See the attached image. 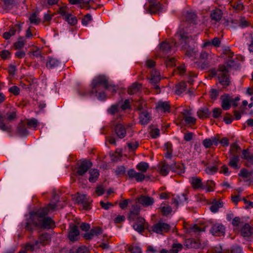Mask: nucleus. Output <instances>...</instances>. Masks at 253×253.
I'll use <instances>...</instances> for the list:
<instances>
[{
  "label": "nucleus",
  "instance_id": "1",
  "mask_svg": "<svg viewBox=\"0 0 253 253\" xmlns=\"http://www.w3.org/2000/svg\"><path fill=\"white\" fill-rule=\"evenodd\" d=\"M57 206L56 203H51L45 207L31 212L27 219L25 228L28 230L32 231L33 227H37L38 229L51 228L54 226V222L46 215L54 211Z\"/></svg>",
  "mask_w": 253,
  "mask_h": 253
},
{
  "label": "nucleus",
  "instance_id": "2",
  "mask_svg": "<svg viewBox=\"0 0 253 253\" xmlns=\"http://www.w3.org/2000/svg\"><path fill=\"white\" fill-rule=\"evenodd\" d=\"M183 15L187 22H185L182 25H183V27L180 28L176 33V37L179 39L181 44H183V42L185 43V44H183V46L185 47L187 42H191L197 35V34H193V33L194 25L193 22L195 21L196 15L193 11L187 10L184 12Z\"/></svg>",
  "mask_w": 253,
  "mask_h": 253
},
{
  "label": "nucleus",
  "instance_id": "3",
  "mask_svg": "<svg viewBox=\"0 0 253 253\" xmlns=\"http://www.w3.org/2000/svg\"><path fill=\"white\" fill-rule=\"evenodd\" d=\"M108 90L111 93H115L118 88L117 86L108 83L107 77L104 75H99L94 78L91 83V90L90 93L94 94L100 100L106 98V94L104 91H100L101 87Z\"/></svg>",
  "mask_w": 253,
  "mask_h": 253
},
{
  "label": "nucleus",
  "instance_id": "4",
  "mask_svg": "<svg viewBox=\"0 0 253 253\" xmlns=\"http://www.w3.org/2000/svg\"><path fill=\"white\" fill-rule=\"evenodd\" d=\"M176 34L175 35V39L172 40L171 42V44L169 42H163L160 44V48L161 50H162L164 52L166 53H168L170 52L171 51V49L173 46H181V48L186 51V54L187 56L190 57H195L196 55V50L194 49H192L191 50H189L188 48L189 47V43L190 42H187L186 46L185 47L183 46V44H185L184 42H183V44H181V41L178 38L176 37Z\"/></svg>",
  "mask_w": 253,
  "mask_h": 253
},
{
  "label": "nucleus",
  "instance_id": "5",
  "mask_svg": "<svg viewBox=\"0 0 253 253\" xmlns=\"http://www.w3.org/2000/svg\"><path fill=\"white\" fill-rule=\"evenodd\" d=\"M50 241V235L47 233L41 234L34 243H27L25 246L27 251H35L40 249L41 246H44L48 244Z\"/></svg>",
  "mask_w": 253,
  "mask_h": 253
},
{
  "label": "nucleus",
  "instance_id": "6",
  "mask_svg": "<svg viewBox=\"0 0 253 253\" xmlns=\"http://www.w3.org/2000/svg\"><path fill=\"white\" fill-rule=\"evenodd\" d=\"M228 72V68L224 65H221L219 66L215 74L217 76L219 83L224 87L228 86L230 84Z\"/></svg>",
  "mask_w": 253,
  "mask_h": 253
},
{
  "label": "nucleus",
  "instance_id": "7",
  "mask_svg": "<svg viewBox=\"0 0 253 253\" xmlns=\"http://www.w3.org/2000/svg\"><path fill=\"white\" fill-rule=\"evenodd\" d=\"M221 100V107L224 110H229L231 105L234 107H236L238 105L237 102L240 100V98L237 96L233 98L232 96L228 94L222 95L220 97Z\"/></svg>",
  "mask_w": 253,
  "mask_h": 253
},
{
  "label": "nucleus",
  "instance_id": "8",
  "mask_svg": "<svg viewBox=\"0 0 253 253\" xmlns=\"http://www.w3.org/2000/svg\"><path fill=\"white\" fill-rule=\"evenodd\" d=\"M185 245L188 248L204 249L207 245V241L201 242L197 239H188L186 240Z\"/></svg>",
  "mask_w": 253,
  "mask_h": 253
},
{
  "label": "nucleus",
  "instance_id": "9",
  "mask_svg": "<svg viewBox=\"0 0 253 253\" xmlns=\"http://www.w3.org/2000/svg\"><path fill=\"white\" fill-rule=\"evenodd\" d=\"M170 227L169 224L160 221L153 226L152 231L157 234H163L168 232Z\"/></svg>",
  "mask_w": 253,
  "mask_h": 253
},
{
  "label": "nucleus",
  "instance_id": "10",
  "mask_svg": "<svg viewBox=\"0 0 253 253\" xmlns=\"http://www.w3.org/2000/svg\"><path fill=\"white\" fill-rule=\"evenodd\" d=\"M160 74L159 72L155 69H153L151 71V77L150 79V83L152 84V87L157 90V93L159 91V87L157 85V83L160 81Z\"/></svg>",
  "mask_w": 253,
  "mask_h": 253
},
{
  "label": "nucleus",
  "instance_id": "11",
  "mask_svg": "<svg viewBox=\"0 0 253 253\" xmlns=\"http://www.w3.org/2000/svg\"><path fill=\"white\" fill-rule=\"evenodd\" d=\"M210 232L214 236H222L225 233V227L221 223H215L212 225L210 229Z\"/></svg>",
  "mask_w": 253,
  "mask_h": 253
},
{
  "label": "nucleus",
  "instance_id": "12",
  "mask_svg": "<svg viewBox=\"0 0 253 253\" xmlns=\"http://www.w3.org/2000/svg\"><path fill=\"white\" fill-rule=\"evenodd\" d=\"M80 232L78 226L75 225H70L68 232V238L71 241H75L79 238Z\"/></svg>",
  "mask_w": 253,
  "mask_h": 253
},
{
  "label": "nucleus",
  "instance_id": "13",
  "mask_svg": "<svg viewBox=\"0 0 253 253\" xmlns=\"http://www.w3.org/2000/svg\"><path fill=\"white\" fill-rule=\"evenodd\" d=\"M138 202L139 204L144 207L151 206L154 203V198L145 195H141L137 198Z\"/></svg>",
  "mask_w": 253,
  "mask_h": 253
},
{
  "label": "nucleus",
  "instance_id": "14",
  "mask_svg": "<svg viewBox=\"0 0 253 253\" xmlns=\"http://www.w3.org/2000/svg\"><path fill=\"white\" fill-rule=\"evenodd\" d=\"M92 166V163L87 160L82 161L79 166L77 173L80 175H83Z\"/></svg>",
  "mask_w": 253,
  "mask_h": 253
},
{
  "label": "nucleus",
  "instance_id": "15",
  "mask_svg": "<svg viewBox=\"0 0 253 253\" xmlns=\"http://www.w3.org/2000/svg\"><path fill=\"white\" fill-rule=\"evenodd\" d=\"M182 113L187 124H194L196 122V119L192 117L193 113L191 110L184 109Z\"/></svg>",
  "mask_w": 253,
  "mask_h": 253
},
{
  "label": "nucleus",
  "instance_id": "16",
  "mask_svg": "<svg viewBox=\"0 0 253 253\" xmlns=\"http://www.w3.org/2000/svg\"><path fill=\"white\" fill-rule=\"evenodd\" d=\"M189 181L195 189H204L205 187L203 186L202 182V179L200 177H192L190 178Z\"/></svg>",
  "mask_w": 253,
  "mask_h": 253
},
{
  "label": "nucleus",
  "instance_id": "17",
  "mask_svg": "<svg viewBox=\"0 0 253 253\" xmlns=\"http://www.w3.org/2000/svg\"><path fill=\"white\" fill-rule=\"evenodd\" d=\"M156 108L159 112H169L170 105L169 102L159 101L157 102Z\"/></svg>",
  "mask_w": 253,
  "mask_h": 253
},
{
  "label": "nucleus",
  "instance_id": "18",
  "mask_svg": "<svg viewBox=\"0 0 253 253\" xmlns=\"http://www.w3.org/2000/svg\"><path fill=\"white\" fill-rule=\"evenodd\" d=\"M242 236L244 237H248L253 235V228L248 223L245 224L241 229Z\"/></svg>",
  "mask_w": 253,
  "mask_h": 253
},
{
  "label": "nucleus",
  "instance_id": "19",
  "mask_svg": "<svg viewBox=\"0 0 253 253\" xmlns=\"http://www.w3.org/2000/svg\"><path fill=\"white\" fill-rule=\"evenodd\" d=\"M115 132L117 136L120 139H122L126 136V128L121 124H118L115 126Z\"/></svg>",
  "mask_w": 253,
  "mask_h": 253
},
{
  "label": "nucleus",
  "instance_id": "20",
  "mask_svg": "<svg viewBox=\"0 0 253 253\" xmlns=\"http://www.w3.org/2000/svg\"><path fill=\"white\" fill-rule=\"evenodd\" d=\"M102 233V230L100 227H95L91 229L89 233H85L84 237L86 239H91L94 236H97Z\"/></svg>",
  "mask_w": 253,
  "mask_h": 253
},
{
  "label": "nucleus",
  "instance_id": "21",
  "mask_svg": "<svg viewBox=\"0 0 253 253\" xmlns=\"http://www.w3.org/2000/svg\"><path fill=\"white\" fill-rule=\"evenodd\" d=\"M140 123L142 125H146L149 123L151 119L150 114L147 111L141 113L139 116Z\"/></svg>",
  "mask_w": 253,
  "mask_h": 253
},
{
  "label": "nucleus",
  "instance_id": "22",
  "mask_svg": "<svg viewBox=\"0 0 253 253\" xmlns=\"http://www.w3.org/2000/svg\"><path fill=\"white\" fill-rule=\"evenodd\" d=\"M173 203L176 206L183 205L184 203H187V198L184 194H181L180 195H177L173 198Z\"/></svg>",
  "mask_w": 253,
  "mask_h": 253
},
{
  "label": "nucleus",
  "instance_id": "23",
  "mask_svg": "<svg viewBox=\"0 0 253 253\" xmlns=\"http://www.w3.org/2000/svg\"><path fill=\"white\" fill-rule=\"evenodd\" d=\"M240 159L238 155H233L229 158V166L235 169H239L240 166L238 165Z\"/></svg>",
  "mask_w": 253,
  "mask_h": 253
},
{
  "label": "nucleus",
  "instance_id": "24",
  "mask_svg": "<svg viewBox=\"0 0 253 253\" xmlns=\"http://www.w3.org/2000/svg\"><path fill=\"white\" fill-rule=\"evenodd\" d=\"M16 117V112L13 111L6 113L5 116L2 115V120L5 125H9V123L15 119Z\"/></svg>",
  "mask_w": 253,
  "mask_h": 253
},
{
  "label": "nucleus",
  "instance_id": "25",
  "mask_svg": "<svg viewBox=\"0 0 253 253\" xmlns=\"http://www.w3.org/2000/svg\"><path fill=\"white\" fill-rule=\"evenodd\" d=\"M211 17L212 20L216 22L220 21L222 17V11L219 9H215L211 13Z\"/></svg>",
  "mask_w": 253,
  "mask_h": 253
},
{
  "label": "nucleus",
  "instance_id": "26",
  "mask_svg": "<svg viewBox=\"0 0 253 253\" xmlns=\"http://www.w3.org/2000/svg\"><path fill=\"white\" fill-rule=\"evenodd\" d=\"M60 61L55 58L49 57L47 62H46V67L49 69H53L60 64Z\"/></svg>",
  "mask_w": 253,
  "mask_h": 253
},
{
  "label": "nucleus",
  "instance_id": "27",
  "mask_svg": "<svg viewBox=\"0 0 253 253\" xmlns=\"http://www.w3.org/2000/svg\"><path fill=\"white\" fill-rule=\"evenodd\" d=\"M88 173L89 174L88 179L90 182H95L99 175L98 170L95 169H89Z\"/></svg>",
  "mask_w": 253,
  "mask_h": 253
},
{
  "label": "nucleus",
  "instance_id": "28",
  "mask_svg": "<svg viewBox=\"0 0 253 253\" xmlns=\"http://www.w3.org/2000/svg\"><path fill=\"white\" fill-rule=\"evenodd\" d=\"M78 199L79 202L82 203L84 209H85V210L89 209V205L91 201L88 200L86 195L83 194L81 196H79L78 197Z\"/></svg>",
  "mask_w": 253,
  "mask_h": 253
},
{
  "label": "nucleus",
  "instance_id": "29",
  "mask_svg": "<svg viewBox=\"0 0 253 253\" xmlns=\"http://www.w3.org/2000/svg\"><path fill=\"white\" fill-rule=\"evenodd\" d=\"M141 88V84L138 83L133 84L128 89L129 94H134L138 92Z\"/></svg>",
  "mask_w": 253,
  "mask_h": 253
},
{
  "label": "nucleus",
  "instance_id": "30",
  "mask_svg": "<svg viewBox=\"0 0 253 253\" xmlns=\"http://www.w3.org/2000/svg\"><path fill=\"white\" fill-rule=\"evenodd\" d=\"M209 115L210 111L207 107L201 108L197 111V115L200 119L206 118Z\"/></svg>",
  "mask_w": 253,
  "mask_h": 253
},
{
  "label": "nucleus",
  "instance_id": "31",
  "mask_svg": "<svg viewBox=\"0 0 253 253\" xmlns=\"http://www.w3.org/2000/svg\"><path fill=\"white\" fill-rule=\"evenodd\" d=\"M239 176L244 178H250L253 175V170H248L245 169H241Z\"/></svg>",
  "mask_w": 253,
  "mask_h": 253
},
{
  "label": "nucleus",
  "instance_id": "32",
  "mask_svg": "<svg viewBox=\"0 0 253 253\" xmlns=\"http://www.w3.org/2000/svg\"><path fill=\"white\" fill-rule=\"evenodd\" d=\"M171 169L168 164L162 163L160 166V172L164 176L167 175Z\"/></svg>",
  "mask_w": 253,
  "mask_h": 253
},
{
  "label": "nucleus",
  "instance_id": "33",
  "mask_svg": "<svg viewBox=\"0 0 253 253\" xmlns=\"http://www.w3.org/2000/svg\"><path fill=\"white\" fill-rule=\"evenodd\" d=\"M67 23L70 25L73 26L77 24V19L76 16L72 15L71 13H69L68 15H66L64 19Z\"/></svg>",
  "mask_w": 253,
  "mask_h": 253
},
{
  "label": "nucleus",
  "instance_id": "34",
  "mask_svg": "<svg viewBox=\"0 0 253 253\" xmlns=\"http://www.w3.org/2000/svg\"><path fill=\"white\" fill-rule=\"evenodd\" d=\"M160 209L163 214L165 215L169 214L172 211L171 207L166 203H162Z\"/></svg>",
  "mask_w": 253,
  "mask_h": 253
},
{
  "label": "nucleus",
  "instance_id": "35",
  "mask_svg": "<svg viewBox=\"0 0 253 253\" xmlns=\"http://www.w3.org/2000/svg\"><path fill=\"white\" fill-rule=\"evenodd\" d=\"M27 41L26 39L23 37H20L18 39L17 42H15L14 46L15 49H21L26 43Z\"/></svg>",
  "mask_w": 253,
  "mask_h": 253
},
{
  "label": "nucleus",
  "instance_id": "36",
  "mask_svg": "<svg viewBox=\"0 0 253 253\" xmlns=\"http://www.w3.org/2000/svg\"><path fill=\"white\" fill-rule=\"evenodd\" d=\"M149 167V164L145 162H141L139 163L136 166V169L141 171L142 172H146Z\"/></svg>",
  "mask_w": 253,
  "mask_h": 253
},
{
  "label": "nucleus",
  "instance_id": "37",
  "mask_svg": "<svg viewBox=\"0 0 253 253\" xmlns=\"http://www.w3.org/2000/svg\"><path fill=\"white\" fill-rule=\"evenodd\" d=\"M140 209L139 206L137 205L133 206L132 210L130 211L128 218L134 220L133 215H138L140 212Z\"/></svg>",
  "mask_w": 253,
  "mask_h": 253
},
{
  "label": "nucleus",
  "instance_id": "38",
  "mask_svg": "<svg viewBox=\"0 0 253 253\" xmlns=\"http://www.w3.org/2000/svg\"><path fill=\"white\" fill-rule=\"evenodd\" d=\"M175 93L177 94H180L183 93L186 88V84L185 82H181L175 86Z\"/></svg>",
  "mask_w": 253,
  "mask_h": 253
},
{
  "label": "nucleus",
  "instance_id": "39",
  "mask_svg": "<svg viewBox=\"0 0 253 253\" xmlns=\"http://www.w3.org/2000/svg\"><path fill=\"white\" fill-rule=\"evenodd\" d=\"M223 203L220 201H216L212 204L210 207V210L212 212H217L219 209L222 207Z\"/></svg>",
  "mask_w": 253,
  "mask_h": 253
},
{
  "label": "nucleus",
  "instance_id": "40",
  "mask_svg": "<svg viewBox=\"0 0 253 253\" xmlns=\"http://www.w3.org/2000/svg\"><path fill=\"white\" fill-rule=\"evenodd\" d=\"M0 128L4 131H10L11 129L10 125H5L2 120V115L0 114Z\"/></svg>",
  "mask_w": 253,
  "mask_h": 253
},
{
  "label": "nucleus",
  "instance_id": "41",
  "mask_svg": "<svg viewBox=\"0 0 253 253\" xmlns=\"http://www.w3.org/2000/svg\"><path fill=\"white\" fill-rule=\"evenodd\" d=\"M3 2V8L6 9H10L13 8L15 3V0H2Z\"/></svg>",
  "mask_w": 253,
  "mask_h": 253
},
{
  "label": "nucleus",
  "instance_id": "42",
  "mask_svg": "<svg viewBox=\"0 0 253 253\" xmlns=\"http://www.w3.org/2000/svg\"><path fill=\"white\" fill-rule=\"evenodd\" d=\"M119 110V105L118 104L112 105L107 110V112L111 115H114L118 113Z\"/></svg>",
  "mask_w": 253,
  "mask_h": 253
},
{
  "label": "nucleus",
  "instance_id": "43",
  "mask_svg": "<svg viewBox=\"0 0 253 253\" xmlns=\"http://www.w3.org/2000/svg\"><path fill=\"white\" fill-rule=\"evenodd\" d=\"M182 249V245L181 244H173L171 249L170 250V253H178Z\"/></svg>",
  "mask_w": 253,
  "mask_h": 253
},
{
  "label": "nucleus",
  "instance_id": "44",
  "mask_svg": "<svg viewBox=\"0 0 253 253\" xmlns=\"http://www.w3.org/2000/svg\"><path fill=\"white\" fill-rule=\"evenodd\" d=\"M126 168L124 166H118L115 170L116 174L118 176H121L126 173Z\"/></svg>",
  "mask_w": 253,
  "mask_h": 253
},
{
  "label": "nucleus",
  "instance_id": "45",
  "mask_svg": "<svg viewBox=\"0 0 253 253\" xmlns=\"http://www.w3.org/2000/svg\"><path fill=\"white\" fill-rule=\"evenodd\" d=\"M217 167L216 166H211L207 167L205 169V172L209 175H213L217 171Z\"/></svg>",
  "mask_w": 253,
  "mask_h": 253
},
{
  "label": "nucleus",
  "instance_id": "46",
  "mask_svg": "<svg viewBox=\"0 0 253 253\" xmlns=\"http://www.w3.org/2000/svg\"><path fill=\"white\" fill-rule=\"evenodd\" d=\"M15 33H16V30L13 28H11L9 30V31L6 32L3 34V37L5 40H8V39H10V38L11 36L14 35L15 34Z\"/></svg>",
  "mask_w": 253,
  "mask_h": 253
},
{
  "label": "nucleus",
  "instance_id": "47",
  "mask_svg": "<svg viewBox=\"0 0 253 253\" xmlns=\"http://www.w3.org/2000/svg\"><path fill=\"white\" fill-rule=\"evenodd\" d=\"M172 171L177 173L179 174H181L184 172L183 169V166L180 165H176L175 164V167L172 169Z\"/></svg>",
  "mask_w": 253,
  "mask_h": 253
},
{
  "label": "nucleus",
  "instance_id": "48",
  "mask_svg": "<svg viewBox=\"0 0 253 253\" xmlns=\"http://www.w3.org/2000/svg\"><path fill=\"white\" fill-rule=\"evenodd\" d=\"M27 125L30 127H33L36 128L39 125V122L37 119L32 118L27 120Z\"/></svg>",
  "mask_w": 253,
  "mask_h": 253
},
{
  "label": "nucleus",
  "instance_id": "49",
  "mask_svg": "<svg viewBox=\"0 0 253 253\" xmlns=\"http://www.w3.org/2000/svg\"><path fill=\"white\" fill-rule=\"evenodd\" d=\"M240 148L239 146V145L236 143H234L233 144H232L231 146H230V152L231 153V154L233 155H235V154L236 153H237L239 150H240Z\"/></svg>",
  "mask_w": 253,
  "mask_h": 253
},
{
  "label": "nucleus",
  "instance_id": "50",
  "mask_svg": "<svg viewBox=\"0 0 253 253\" xmlns=\"http://www.w3.org/2000/svg\"><path fill=\"white\" fill-rule=\"evenodd\" d=\"M92 17L90 14H87L85 15L82 20V24L84 26H87L91 21Z\"/></svg>",
  "mask_w": 253,
  "mask_h": 253
},
{
  "label": "nucleus",
  "instance_id": "51",
  "mask_svg": "<svg viewBox=\"0 0 253 253\" xmlns=\"http://www.w3.org/2000/svg\"><path fill=\"white\" fill-rule=\"evenodd\" d=\"M8 91L14 95H17L20 93V88L16 85H13L9 87Z\"/></svg>",
  "mask_w": 253,
  "mask_h": 253
},
{
  "label": "nucleus",
  "instance_id": "52",
  "mask_svg": "<svg viewBox=\"0 0 253 253\" xmlns=\"http://www.w3.org/2000/svg\"><path fill=\"white\" fill-rule=\"evenodd\" d=\"M29 55L30 56H34L37 58H40L41 59H42V56L41 54V51L39 48H37L35 50L33 51L32 52H30Z\"/></svg>",
  "mask_w": 253,
  "mask_h": 253
},
{
  "label": "nucleus",
  "instance_id": "53",
  "mask_svg": "<svg viewBox=\"0 0 253 253\" xmlns=\"http://www.w3.org/2000/svg\"><path fill=\"white\" fill-rule=\"evenodd\" d=\"M127 145L130 151H133L137 148L138 143L137 141L128 142Z\"/></svg>",
  "mask_w": 253,
  "mask_h": 253
},
{
  "label": "nucleus",
  "instance_id": "54",
  "mask_svg": "<svg viewBox=\"0 0 253 253\" xmlns=\"http://www.w3.org/2000/svg\"><path fill=\"white\" fill-rule=\"evenodd\" d=\"M165 63L167 67L174 66L175 65V59L173 58L169 57L166 60Z\"/></svg>",
  "mask_w": 253,
  "mask_h": 253
},
{
  "label": "nucleus",
  "instance_id": "55",
  "mask_svg": "<svg viewBox=\"0 0 253 253\" xmlns=\"http://www.w3.org/2000/svg\"><path fill=\"white\" fill-rule=\"evenodd\" d=\"M192 231L193 232L197 233V232H200L202 231H205V227H200L198 225H194L192 226L191 228Z\"/></svg>",
  "mask_w": 253,
  "mask_h": 253
},
{
  "label": "nucleus",
  "instance_id": "56",
  "mask_svg": "<svg viewBox=\"0 0 253 253\" xmlns=\"http://www.w3.org/2000/svg\"><path fill=\"white\" fill-rule=\"evenodd\" d=\"M133 228L135 230L138 232H141L144 230V226L139 224L138 223L135 222L133 225Z\"/></svg>",
  "mask_w": 253,
  "mask_h": 253
},
{
  "label": "nucleus",
  "instance_id": "57",
  "mask_svg": "<svg viewBox=\"0 0 253 253\" xmlns=\"http://www.w3.org/2000/svg\"><path fill=\"white\" fill-rule=\"evenodd\" d=\"M30 21L31 23L37 24L40 22V20L37 17L35 13L33 14L29 18Z\"/></svg>",
  "mask_w": 253,
  "mask_h": 253
},
{
  "label": "nucleus",
  "instance_id": "58",
  "mask_svg": "<svg viewBox=\"0 0 253 253\" xmlns=\"http://www.w3.org/2000/svg\"><path fill=\"white\" fill-rule=\"evenodd\" d=\"M221 110L220 108H215L213 110V114L212 116L214 118H218L221 113Z\"/></svg>",
  "mask_w": 253,
  "mask_h": 253
},
{
  "label": "nucleus",
  "instance_id": "59",
  "mask_svg": "<svg viewBox=\"0 0 253 253\" xmlns=\"http://www.w3.org/2000/svg\"><path fill=\"white\" fill-rule=\"evenodd\" d=\"M160 135V131L158 128H153L151 131V136L153 138H156Z\"/></svg>",
  "mask_w": 253,
  "mask_h": 253
},
{
  "label": "nucleus",
  "instance_id": "60",
  "mask_svg": "<svg viewBox=\"0 0 253 253\" xmlns=\"http://www.w3.org/2000/svg\"><path fill=\"white\" fill-rule=\"evenodd\" d=\"M203 144L206 148H209L212 145L211 138H206L203 141Z\"/></svg>",
  "mask_w": 253,
  "mask_h": 253
},
{
  "label": "nucleus",
  "instance_id": "61",
  "mask_svg": "<svg viewBox=\"0 0 253 253\" xmlns=\"http://www.w3.org/2000/svg\"><path fill=\"white\" fill-rule=\"evenodd\" d=\"M218 95V91L216 89H211L210 91V96L212 99H216Z\"/></svg>",
  "mask_w": 253,
  "mask_h": 253
},
{
  "label": "nucleus",
  "instance_id": "62",
  "mask_svg": "<svg viewBox=\"0 0 253 253\" xmlns=\"http://www.w3.org/2000/svg\"><path fill=\"white\" fill-rule=\"evenodd\" d=\"M130 101L128 99H126L123 104L121 106V108L123 110H125L130 108Z\"/></svg>",
  "mask_w": 253,
  "mask_h": 253
},
{
  "label": "nucleus",
  "instance_id": "63",
  "mask_svg": "<svg viewBox=\"0 0 253 253\" xmlns=\"http://www.w3.org/2000/svg\"><path fill=\"white\" fill-rule=\"evenodd\" d=\"M130 251L132 253H142L141 248L136 246H133L130 248Z\"/></svg>",
  "mask_w": 253,
  "mask_h": 253
},
{
  "label": "nucleus",
  "instance_id": "64",
  "mask_svg": "<svg viewBox=\"0 0 253 253\" xmlns=\"http://www.w3.org/2000/svg\"><path fill=\"white\" fill-rule=\"evenodd\" d=\"M242 248L238 246H233L231 249V253H242Z\"/></svg>",
  "mask_w": 253,
  "mask_h": 253
}]
</instances>
